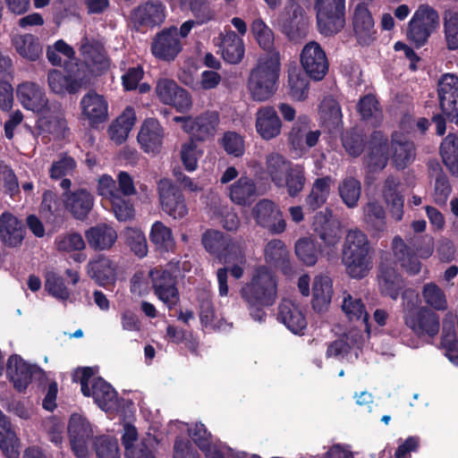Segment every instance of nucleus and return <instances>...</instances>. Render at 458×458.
Masks as SVG:
<instances>
[{
	"mask_svg": "<svg viewBox=\"0 0 458 458\" xmlns=\"http://www.w3.org/2000/svg\"><path fill=\"white\" fill-rule=\"evenodd\" d=\"M250 310V316L261 322L267 316L264 308L274 305L277 299V279L267 267H258L250 280L240 291Z\"/></svg>",
	"mask_w": 458,
	"mask_h": 458,
	"instance_id": "nucleus-1",
	"label": "nucleus"
},
{
	"mask_svg": "<svg viewBox=\"0 0 458 458\" xmlns=\"http://www.w3.org/2000/svg\"><path fill=\"white\" fill-rule=\"evenodd\" d=\"M342 262L352 278L365 277L372 267L371 248L368 236L359 228L349 229L342 248Z\"/></svg>",
	"mask_w": 458,
	"mask_h": 458,
	"instance_id": "nucleus-2",
	"label": "nucleus"
},
{
	"mask_svg": "<svg viewBox=\"0 0 458 458\" xmlns=\"http://www.w3.org/2000/svg\"><path fill=\"white\" fill-rule=\"evenodd\" d=\"M281 68L279 52L261 55L250 71L248 88L253 100L269 99L276 90Z\"/></svg>",
	"mask_w": 458,
	"mask_h": 458,
	"instance_id": "nucleus-3",
	"label": "nucleus"
},
{
	"mask_svg": "<svg viewBox=\"0 0 458 458\" xmlns=\"http://www.w3.org/2000/svg\"><path fill=\"white\" fill-rule=\"evenodd\" d=\"M202 244L208 252L224 263L245 262L244 246L240 239L234 240L222 232L208 230L202 235Z\"/></svg>",
	"mask_w": 458,
	"mask_h": 458,
	"instance_id": "nucleus-4",
	"label": "nucleus"
},
{
	"mask_svg": "<svg viewBox=\"0 0 458 458\" xmlns=\"http://www.w3.org/2000/svg\"><path fill=\"white\" fill-rule=\"evenodd\" d=\"M92 376V369L83 368L77 369L73 377L74 380L80 382L85 396H91L103 410L112 409L116 404V392L104 379Z\"/></svg>",
	"mask_w": 458,
	"mask_h": 458,
	"instance_id": "nucleus-5",
	"label": "nucleus"
},
{
	"mask_svg": "<svg viewBox=\"0 0 458 458\" xmlns=\"http://www.w3.org/2000/svg\"><path fill=\"white\" fill-rule=\"evenodd\" d=\"M345 0H315L317 24L319 32L333 36L345 26Z\"/></svg>",
	"mask_w": 458,
	"mask_h": 458,
	"instance_id": "nucleus-6",
	"label": "nucleus"
},
{
	"mask_svg": "<svg viewBox=\"0 0 458 458\" xmlns=\"http://www.w3.org/2000/svg\"><path fill=\"white\" fill-rule=\"evenodd\" d=\"M440 24L439 14L432 6L420 4L409 22L407 37L416 46H423Z\"/></svg>",
	"mask_w": 458,
	"mask_h": 458,
	"instance_id": "nucleus-7",
	"label": "nucleus"
},
{
	"mask_svg": "<svg viewBox=\"0 0 458 458\" xmlns=\"http://www.w3.org/2000/svg\"><path fill=\"white\" fill-rule=\"evenodd\" d=\"M280 31L291 41H299L308 33L309 20L303 7L295 1H288L277 21Z\"/></svg>",
	"mask_w": 458,
	"mask_h": 458,
	"instance_id": "nucleus-8",
	"label": "nucleus"
},
{
	"mask_svg": "<svg viewBox=\"0 0 458 458\" xmlns=\"http://www.w3.org/2000/svg\"><path fill=\"white\" fill-rule=\"evenodd\" d=\"M404 325L418 337L434 339L440 331V318L437 313L426 306L404 320Z\"/></svg>",
	"mask_w": 458,
	"mask_h": 458,
	"instance_id": "nucleus-9",
	"label": "nucleus"
},
{
	"mask_svg": "<svg viewBox=\"0 0 458 458\" xmlns=\"http://www.w3.org/2000/svg\"><path fill=\"white\" fill-rule=\"evenodd\" d=\"M68 435L74 454L78 458H87L89 442L93 436L89 420L80 414H72L68 425Z\"/></svg>",
	"mask_w": 458,
	"mask_h": 458,
	"instance_id": "nucleus-10",
	"label": "nucleus"
},
{
	"mask_svg": "<svg viewBox=\"0 0 458 458\" xmlns=\"http://www.w3.org/2000/svg\"><path fill=\"white\" fill-rule=\"evenodd\" d=\"M438 97L443 114L452 122H458V76L445 73L438 81Z\"/></svg>",
	"mask_w": 458,
	"mask_h": 458,
	"instance_id": "nucleus-11",
	"label": "nucleus"
},
{
	"mask_svg": "<svg viewBox=\"0 0 458 458\" xmlns=\"http://www.w3.org/2000/svg\"><path fill=\"white\" fill-rule=\"evenodd\" d=\"M301 63L306 73L316 81L322 80L328 71L326 53L316 41L304 46L301 53Z\"/></svg>",
	"mask_w": 458,
	"mask_h": 458,
	"instance_id": "nucleus-12",
	"label": "nucleus"
},
{
	"mask_svg": "<svg viewBox=\"0 0 458 458\" xmlns=\"http://www.w3.org/2000/svg\"><path fill=\"white\" fill-rule=\"evenodd\" d=\"M252 216L259 226L267 229L271 233L278 234L285 230L286 223L282 212L269 199L259 200L252 208Z\"/></svg>",
	"mask_w": 458,
	"mask_h": 458,
	"instance_id": "nucleus-13",
	"label": "nucleus"
},
{
	"mask_svg": "<svg viewBox=\"0 0 458 458\" xmlns=\"http://www.w3.org/2000/svg\"><path fill=\"white\" fill-rule=\"evenodd\" d=\"M159 199L164 212L174 219L182 218L188 213L182 193L167 179L158 182Z\"/></svg>",
	"mask_w": 458,
	"mask_h": 458,
	"instance_id": "nucleus-14",
	"label": "nucleus"
},
{
	"mask_svg": "<svg viewBox=\"0 0 458 458\" xmlns=\"http://www.w3.org/2000/svg\"><path fill=\"white\" fill-rule=\"evenodd\" d=\"M156 93L163 104L173 106L179 111H185L191 106L188 92L173 80L167 78L157 80Z\"/></svg>",
	"mask_w": 458,
	"mask_h": 458,
	"instance_id": "nucleus-15",
	"label": "nucleus"
},
{
	"mask_svg": "<svg viewBox=\"0 0 458 458\" xmlns=\"http://www.w3.org/2000/svg\"><path fill=\"white\" fill-rule=\"evenodd\" d=\"M155 294L169 309H173L180 301L175 278L168 271H151Z\"/></svg>",
	"mask_w": 458,
	"mask_h": 458,
	"instance_id": "nucleus-16",
	"label": "nucleus"
},
{
	"mask_svg": "<svg viewBox=\"0 0 458 458\" xmlns=\"http://www.w3.org/2000/svg\"><path fill=\"white\" fill-rule=\"evenodd\" d=\"M182 45L178 37V29L170 27L156 36L151 45L152 54L162 60L171 61L181 52Z\"/></svg>",
	"mask_w": 458,
	"mask_h": 458,
	"instance_id": "nucleus-17",
	"label": "nucleus"
},
{
	"mask_svg": "<svg viewBox=\"0 0 458 458\" xmlns=\"http://www.w3.org/2000/svg\"><path fill=\"white\" fill-rule=\"evenodd\" d=\"M276 318L295 335H303L307 319L302 308L290 299H283L277 308Z\"/></svg>",
	"mask_w": 458,
	"mask_h": 458,
	"instance_id": "nucleus-18",
	"label": "nucleus"
},
{
	"mask_svg": "<svg viewBox=\"0 0 458 458\" xmlns=\"http://www.w3.org/2000/svg\"><path fill=\"white\" fill-rule=\"evenodd\" d=\"M88 276L98 285L107 286L114 284L117 277V264L109 257L98 254L93 257L87 264Z\"/></svg>",
	"mask_w": 458,
	"mask_h": 458,
	"instance_id": "nucleus-19",
	"label": "nucleus"
},
{
	"mask_svg": "<svg viewBox=\"0 0 458 458\" xmlns=\"http://www.w3.org/2000/svg\"><path fill=\"white\" fill-rule=\"evenodd\" d=\"M17 98L21 106L32 112L45 114L48 109V99L44 89L35 82L25 81L17 88Z\"/></svg>",
	"mask_w": 458,
	"mask_h": 458,
	"instance_id": "nucleus-20",
	"label": "nucleus"
},
{
	"mask_svg": "<svg viewBox=\"0 0 458 458\" xmlns=\"http://www.w3.org/2000/svg\"><path fill=\"white\" fill-rule=\"evenodd\" d=\"M218 123V113L208 111L192 119H185L183 130L191 137L205 140L215 135Z\"/></svg>",
	"mask_w": 458,
	"mask_h": 458,
	"instance_id": "nucleus-21",
	"label": "nucleus"
},
{
	"mask_svg": "<svg viewBox=\"0 0 458 458\" xmlns=\"http://www.w3.org/2000/svg\"><path fill=\"white\" fill-rule=\"evenodd\" d=\"M310 123L307 115H300L294 123L289 133V141L293 148L305 151L318 143L320 131L311 130Z\"/></svg>",
	"mask_w": 458,
	"mask_h": 458,
	"instance_id": "nucleus-22",
	"label": "nucleus"
},
{
	"mask_svg": "<svg viewBox=\"0 0 458 458\" xmlns=\"http://www.w3.org/2000/svg\"><path fill=\"white\" fill-rule=\"evenodd\" d=\"M65 208L78 220H84L94 207V197L86 189L67 191L63 195Z\"/></svg>",
	"mask_w": 458,
	"mask_h": 458,
	"instance_id": "nucleus-23",
	"label": "nucleus"
},
{
	"mask_svg": "<svg viewBox=\"0 0 458 458\" xmlns=\"http://www.w3.org/2000/svg\"><path fill=\"white\" fill-rule=\"evenodd\" d=\"M352 28L360 45H369L375 39L374 20L366 4H358L353 12Z\"/></svg>",
	"mask_w": 458,
	"mask_h": 458,
	"instance_id": "nucleus-24",
	"label": "nucleus"
},
{
	"mask_svg": "<svg viewBox=\"0 0 458 458\" xmlns=\"http://www.w3.org/2000/svg\"><path fill=\"white\" fill-rule=\"evenodd\" d=\"M255 127L259 136L266 140L277 137L282 129V122L273 106H266L256 113Z\"/></svg>",
	"mask_w": 458,
	"mask_h": 458,
	"instance_id": "nucleus-25",
	"label": "nucleus"
},
{
	"mask_svg": "<svg viewBox=\"0 0 458 458\" xmlns=\"http://www.w3.org/2000/svg\"><path fill=\"white\" fill-rule=\"evenodd\" d=\"M164 129L154 118L144 121L138 134V141L147 153H157L163 143Z\"/></svg>",
	"mask_w": 458,
	"mask_h": 458,
	"instance_id": "nucleus-26",
	"label": "nucleus"
},
{
	"mask_svg": "<svg viewBox=\"0 0 458 458\" xmlns=\"http://www.w3.org/2000/svg\"><path fill=\"white\" fill-rule=\"evenodd\" d=\"M82 114L91 125L105 122L107 119L108 105L102 95L89 91L81 100Z\"/></svg>",
	"mask_w": 458,
	"mask_h": 458,
	"instance_id": "nucleus-27",
	"label": "nucleus"
},
{
	"mask_svg": "<svg viewBox=\"0 0 458 458\" xmlns=\"http://www.w3.org/2000/svg\"><path fill=\"white\" fill-rule=\"evenodd\" d=\"M227 196L238 206L250 205L258 196L255 181L249 176H242L227 187Z\"/></svg>",
	"mask_w": 458,
	"mask_h": 458,
	"instance_id": "nucleus-28",
	"label": "nucleus"
},
{
	"mask_svg": "<svg viewBox=\"0 0 458 458\" xmlns=\"http://www.w3.org/2000/svg\"><path fill=\"white\" fill-rule=\"evenodd\" d=\"M25 235L23 224L13 214L4 212L0 216V239L8 247L21 244Z\"/></svg>",
	"mask_w": 458,
	"mask_h": 458,
	"instance_id": "nucleus-29",
	"label": "nucleus"
},
{
	"mask_svg": "<svg viewBox=\"0 0 458 458\" xmlns=\"http://www.w3.org/2000/svg\"><path fill=\"white\" fill-rule=\"evenodd\" d=\"M47 84L52 92L57 95L74 94L86 86L87 81L79 76L66 75L59 70H50Z\"/></svg>",
	"mask_w": 458,
	"mask_h": 458,
	"instance_id": "nucleus-30",
	"label": "nucleus"
},
{
	"mask_svg": "<svg viewBox=\"0 0 458 458\" xmlns=\"http://www.w3.org/2000/svg\"><path fill=\"white\" fill-rule=\"evenodd\" d=\"M382 195L392 217L400 221L403 216V197L399 180L388 176L385 181Z\"/></svg>",
	"mask_w": 458,
	"mask_h": 458,
	"instance_id": "nucleus-31",
	"label": "nucleus"
},
{
	"mask_svg": "<svg viewBox=\"0 0 458 458\" xmlns=\"http://www.w3.org/2000/svg\"><path fill=\"white\" fill-rule=\"evenodd\" d=\"M165 18V7L159 0H149L138 6L132 19L140 25L153 27L160 25Z\"/></svg>",
	"mask_w": 458,
	"mask_h": 458,
	"instance_id": "nucleus-32",
	"label": "nucleus"
},
{
	"mask_svg": "<svg viewBox=\"0 0 458 458\" xmlns=\"http://www.w3.org/2000/svg\"><path fill=\"white\" fill-rule=\"evenodd\" d=\"M34 368L19 355H12L6 365V374L19 391L24 390L30 383Z\"/></svg>",
	"mask_w": 458,
	"mask_h": 458,
	"instance_id": "nucleus-33",
	"label": "nucleus"
},
{
	"mask_svg": "<svg viewBox=\"0 0 458 458\" xmlns=\"http://www.w3.org/2000/svg\"><path fill=\"white\" fill-rule=\"evenodd\" d=\"M377 285L380 293L392 300H397L404 288L403 281L395 269L387 265H382L377 275Z\"/></svg>",
	"mask_w": 458,
	"mask_h": 458,
	"instance_id": "nucleus-34",
	"label": "nucleus"
},
{
	"mask_svg": "<svg viewBox=\"0 0 458 458\" xmlns=\"http://www.w3.org/2000/svg\"><path fill=\"white\" fill-rule=\"evenodd\" d=\"M391 149L392 160L397 169H404L415 159L416 151L413 142L402 134H393Z\"/></svg>",
	"mask_w": 458,
	"mask_h": 458,
	"instance_id": "nucleus-35",
	"label": "nucleus"
},
{
	"mask_svg": "<svg viewBox=\"0 0 458 458\" xmlns=\"http://www.w3.org/2000/svg\"><path fill=\"white\" fill-rule=\"evenodd\" d=\"M386 138L380 131H375L369 153L365 157V165L369 172H378L385 168L388 160Z\"/></svg>",
	"mask_w": 458,
	"mask_h": 458,
	"instance_id": "nucleus-36",
	"label": "nucleus"
},
{
	"mask_svg": "<svg viewBox=\"0 0 458 458\" xmlns=\"http://www.w3.org/2000/svg\"><path fill=\"white\" fill-rule=\"evenodd\" d=\"M85 237L91 249L101 251L108 250L114 246L117 233L112 226L100 224L88 229Z\"/></svg>",
	"mask_w": 458,
	"mask_h": 458,
	"instance_id": "nucleus-37",
	"label": "nucleus"
},
{
	"mask_svg": "<svg viewBox=\"0 0 458 458\" xmlns=\"http://www.w3.org/2000/svg\"><path fill=\"white\" fill-rule=\"evenodd\" d=\"M315 232L324 245L329 248L335 247L342 238L340 224L322 213L316 216Z\"/></svg>",
	"mask_w": 458,
	"mask_h": 458,
	"instance_id": "nucleus-38",
	"label": "nucleus"
},
{
	"mask_svg": "<svg viewBox=\"0 0 458 458\" xmlns=\"http://www.w3.org/2000/svg\"><path fill=\"white\" fill-rule=\"evenodd\" d=\"M393 254L401 267L406 272L416 275L420 271L421 263L405 242L400 236H394L392 241Z\"/></svg>",
	"mask_w": 458,
	"mask_h": 458,
	"instance_id": "nucleus-39",
	"label": "nucleus"
},
{
	"mask_svg": "<svg viewBox=\"0 0 458 458\" xmlns=\"http://www.w3.org/2000/svg\"><path fill=\"white\" fill-rule=\"evenodd\" d=\"M0 448L7 458H19L20 440L8 418L0 410Z\"/></svg>",
	"mask_w": 458,
	"mask_h": 458,
	"instance_id": "nucleus-40",
	"label": "nucleus"
},
{
	"mask_svg": "<svg viewBox=\"0 0 458 458\" xmlns=\"http://www.w3.org/2000/svg\"><path fill=\"white\" fill-rule=\"evenodd\" d=\"M293 166L292 162L279 153L271 152L266 156V173L276 186L283 182Z\"/></svg>",
	"mask_w": 458,
	"mask_h": 458,
	"instance_id": "nucleus-41",
	"label": "nucleus"
},
{
	"mask_svg": "<svg viewBox=\"0 0 458 458\" xmlns=\"http://www.w3.org/2000/svg\"><path fill=\"white\" fill-rule=\"evenodd\" d=\"M13 45L21 57L31 62L37 61L43 53L39 39L32 34L13 37Z\"/></svg>",
	"mask_w": 458,
	"mask_h": 458,
	"instance_id": "nucleus-42",
	"label": "nucleus"
},
{
	"mask_svg": "<svg viewBox=\"0 0 458 458\" xmlns=\"http://www.w3.org/2000/svg\"><path fill=\"white\" fill-rule=\"evenodd\" d=\"M222 55L230 64H238L244 55V44L241 37L234 31L228 30L221 41Z\"/></svg>",
	"mask_w": 458,
	"mask_h": 458,
	"instance_id": "nucleus-43",
	"label": "nucleus"
},
{
	"mask_svg": "<svg viewBox=\"0 0 458 458\" xmlns=\"http://www.w3.org/2000/svg\"><path fill=\"white\" fill-rule=\"evenodd\" d=\"M136 121L132 108H126L124 112L110 125L108 132L115 144H122L127 139Z\"/></svg>",
	"mask_w": 458,
	"mask_h": 458,
	"instance_id": "nucleus-44",
	"label": "nucleus"
},
{
	"mask_svg": "<svg viewBox=\"0 0 458 458\" xmlns=\"http://www.w3.org/2000/svg\"><path fill=\"white\" fill-rule=\"evenodd\" d=\"M80 50L88 65H96L98 70L106 69L107 67L103 47L97 40L89 38L87 36L83 37L81 41Z\"/></svg>",
	"mask_w": 458,
	"mask_h": 458,
	"instance_id": "nucleus-45",
	"label": "nucleus"
},
{
	"mask_svg": "<svg viewBox=\"0 0 458 458\" xmlns=\"http://www.w3.org/2000/svg\"><path fill=\"white\" fill-rule=\"evenodd\" d=\"M424 306L433 311H445L448 309V301L445 293L436 283L425 284L421 289Z\"/></svg>",
	"mask_w": 458,
	"mask_h": 458,
	"instance_id": "nucleus-46",
	"label": "nucleus"
},
{
	"mask_svg": "<svg viewBox=\"0 0 458 458\" xmlns=\"http://www.w3.org/2000/svg\"><path fill=\"white\" fill-rule=\"evenodd\" d=\"M264 253L267 263L286 271L290 255L285 244L281 240L269 241L265 247Z\"/></svg>",
	"mask_w": 458,
	"mask_h": 458,
	"instance_id": "nucleus-47",
	"label": "nucleus"
},
{
	"mask_svg": "<svg viewBox=\"0 0 458 458\" xmlns=\"http://www.w3.org/2000/svg\"><path fill=\"white\" fill-rule=\"evenodd\" d=\"M313 309L318 311L324 310L330 303L333 289L329 277L324 276H316L313 282Z\"/></svg>",
	"mask_w": 458,
	"mask_h": 458,
	"instance_id": "nucleus-48",
	"label": "nucleus"
},
{
	"mask_svg": "<svg viewBox=\"0 0 458 458\" xmlns=\"http://www.w3.org/2000/svg\"><path fill=\"white\" fill-rule=\"evenodd\" d=\"M319 115L323 124L329 131L339 129L342 125V111L338 102L332 98H326L320 104Z\"/></svg>",
	"mask_w": 458,
	"mask_h": 458,
	"instance_id": "nucleus-49",
	"label": "nucleus"
},
{
	"mask_svg": "<svg viewBox=\"0 0 458 458\" xmlns=\"http://www.w3.org/2000/svg\"><path fill=\"white\" fill-rule=\"evenodd\" d=\"M342 310L350 320H361L367 327L369 314L360 298L352 295L348 292H344L342 295Z\"/></svg>",
	"mask_w": 458,
	"mask_h": 458,
	"instance_id": "nucleus-50",
	"label": "nucleus"
},
{
	"mask_svg": "<svg viewBox=\"0 0 458 458\" xmlns=\"http://www.w3.org/2000/svg\"><path fill=\"white\" fill-rule=\"evenodd\" d=\"M250 31L259 46L267 53L278 52L275 48V33L261 19L256 18L250 24Z\"/></svg>",
	"mask_w": 458,
	"mask_h": 458,
	"instance_id": "nucleus-51",
	"label": "nucleus"
},
{
	"mask_svg": "<svg viewBox=\"0 0 458 458\" xmlns=\"http://www.w3.org/2000/svg\"><path fill=\"white\" fill-rule=\"evenodd\" d=\"M332 183V178L326 176L318 178L312 184L311 191L306 198V203L312 210L321 208L327 201Z\"/></svg>",
	"mask_w": 458,
	"mask_h": 458,
	"instance_id": "nucleus-52",
	"label": "nucleus"
},
{
	"mask_svg": "<svg viewBox=\"0 0 458 458\" xmlns=\"http://www.w3.org/2000/svg\"><path fill=\"white\" fill-rule=\"evenodd\" d=\"M362 221L377 232L386 229V212L382 205L377 200L366 203L362 208Z\"/></svg>",
	"mask_w": 458,
	"mask_h": 458,
	"instance_id": "nucleus-53",
	"label": "nucleus"
},
{
	"mask_svg": "<svg viewBox=\"0 0 458 458\" xmlns=\"http://www.w3.org/2000/svg\"><path fill=\"white\" fill-rule=\"evenodd\" d=\"M440 154L445 165L449 172L458 176V139L454 134H448L441 143Z\"/></svg>",
	"mask_w": 458,
	"mask_h": 458,
	"instance_id": "nucleus-54",
	"label": "nucleus"
},
{
	"mask_svg": "<svg viewBox=\"0 0 458 458\" xmlns=\"http://www.w3.org/2000/svg\"><path fill=\"white\" fill-rule=\"evenodd\" d=\"M443 26L447 48L449 50L458 49V11L451 7L445 8Z\"/></svg>",
	"mask_w": 458,
	"mask_h": 458,
	"instance_id": "nucleus-55",
	"label": "nucleus"
},
{
	"mask_svg": "<svg viewBox=\"0 0 458 458\" xmlns=\"http://www.w3.org/2000/svg\"><path fill=\"white\" fill-rule=\"evenodd\" d=\"M357 110L361 119L372 126L378 125L382 120V110L378 106L377 100L372 95L361 98L357 104Z\"/></svg>",
	"mask_w": 458,
	"mask_h": 458,
	"instance_id": "nucleus-56",
	"label": "nucleus"
},
{
	"mask_svg": "<svg viewBox=\"0 0 458 458\" xmlns=\"http://www.w3.org/2000/svg\"><path fill=\"white\" fill-rule=\"evenodd\" d=\"M338 191L341 199L349 208L357 207L361 195V185L358 179L352 176L345 177L340 182Z\"/></svg>",
	"mask_w": 458,
	"mask_h": 458,
	"instance_id": "nucleus-57",
	"label": "nucleus"
},
{
	"mask_svg": "<svg viewBox=\"0 0 458 458\" xmlns=\"http://www.w3.org/2000/svg\"><path fill=\"white\" fill-rule=\"evenodd\" d=\"M149 239L160 250L169 251L174 247V240L171 229L160 221H157L152 225Z\"/></svg>",
	"mask_w": 458,
	"mask_h": 458,
	"instance_id": "nucleus-58",
	"label": "nucleus"
},
{
	"mask_svg": "<svg viewBox=\"0 0 458 458\" xmlns=\"http://www.w3.org/2000/svg\"><path fill=\"white\" fill-rule=\"evenodd\" d=\"M306 182L304 170L301 166L293 165L291 172L276 185L279 189H286L291 197H296L304 188Z\"/></svg>",
	"mask_w": 458,
	"mask_h": 458,
	"instance_id": "nucleus-59",
	"label": "nucleus"
},
{
	"mask_svg": "<svg viewBox=\"0 0 458 458\" xmlns=\"http://www.w3.org/2000/svg\"><path fill=\"white\" fill-rule=\"evenodd\" d=\"M309 81L306 75L298 69H293L288 73L287 93L295 100H303L308 95Z\"/></svg>",
	"mask_w": 458,
	"mask_h": 458,
	"instance_id": "nucleus-60",
	"label": "nucleus"
},
{
	"mask_svg": "<svg viewBox=\"0 0 458 458\" xmlns=\"http://www.w3.org/2000/svg\"><path fill=\"white\" fill-rule=\"evenodd\" d=\"M183 2L188 4L197 24L202 25L215 20L216 12L208 0H184Z\"/></svg>",
	"mask_w": 458,
	"mask_h": 458,
	"instance_id": "nucleus-61",
	"label": "nucleus"
},
{
	"mask_svg": "<svg viewBox=\"0 0 458 458\" xmlns=\"http://www.w3.org/2000/svg\"><path fill=\"white\" fill-rule=\"evenodd\" d=\"M295 253L300 260L307 266L315 265L318 257V250L315 241L308 237L301 238L296 242Z\"/></svg>",
	"mask_w": 458,
	"mask_h": 458,
	"instance_id": "nucleus-62",
	"label": "nucleus"
},
{
	"mask_svg": "<svg viewBox=\"0 0 458 458\" xmlns=\"http://www.w3.org/2000/svg\"><path fill=\"white\" fill-rule=\"evenodd\" d=\"M76 170V161L71 156L62 154L57 160H55L50 168L49 174L52 179H61L65 176H72Z\"/></svg>",
	"mask_w": 458,
	"mask_h": 458,
	"instance_id": "nucleus-63",
	"label": "nucleus"
},
{
	"mask_svg": "<svg viewBox=\"0 0 458 458\" xmlns=\"http://www.w3.org/2000/svg\"><path fill=\"white\" fill-rule=\"evenodd\" d=\"M98 458H120L117 440L110 437H99L94 441Z\"/></svg>",
	"mask_w": 458,
	"mask_h": 458,
	"instance_id": "nucleus-64",
	"label": "nucleus"
}]
</instances>
